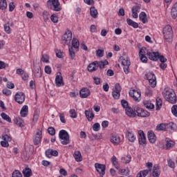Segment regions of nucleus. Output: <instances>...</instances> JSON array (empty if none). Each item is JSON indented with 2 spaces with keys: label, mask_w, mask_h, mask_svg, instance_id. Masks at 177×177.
Returning <instances> with one entry per match:
<instances>
[{
  "label": "nucleus",
  "mask_w": 177,
  "mask_h": 177,
  "mask_svg": "<svg viewBox=\"0 0 177 177\" xmlns=\"http://www.w3.org/2000/svg\"><path fill=\"white\" fill-rule=\"evenodd\" d=\"M55 54L59 59H63V52H62V50L56 49Z\"/></svg>",
  "instance_id": "5fc2aeb1"
},
{
  "label": "nucleus",
  "mask_w": 177,
  "mask_h": 177,
  "mask_svg": "<svg viewBox=\"0 0 177 177\" xmlns=\"http://www.w3.org/2000/svg\"><path fill=\"white\" fill-rule=\"evenodd\" d=\"M126 136L129 142H133L136 140L135 135H133V133L129 131H127Z\"/></svg>",
  "instance_id": "bb28decb"
},
{
  "label": "nucleus",
  "mask_w": 177,
  "mask_h": 177,
  "mask_svg": "<svg viewBox=\"0 0 177 177\" xmlns=\"http://www.w3.org/2000/svg\"><path fill=\"white\" fill-rule=\"evenodd\" d=\"M171 113L175 115V117H177V105L175 104L171 107Z\"/></svg>",
  "instance_id": "69168bd1"
},
{
  "label": "nucleus",
  "mask_w": 177,
  "mask_h": 177,
  "mask_svg": "<svg viewBox=\"0 0 177 177\" xmlns=\"http://www.w3.org/2000/svg\"><path fill=\"white\" fill-rule=\"evenodd\" d=\"M176 124L171 122L167 124L160 123L156 126V131H168L169 129L175 130Z\"/></svg>",
  "instance_id": "20e7f679"
},
{
  "label": "nucleus",
  "mask_w": 177,
  "mask_h": 177,
  "mask_svg": "<svg viewBox=\"0 0 177 177\" xmlns=\"http://www.w3.org/2000/svg\"><path fill=\"white\" fill-rule=\"evenodd\" d=\"M95 167L96 171H97L100 175H104V174H106V172L104 171H106V166L104 165H100L99 163H95Z\"/></svg>",
  "instance_id": "dca6fc26"
},
{
  "label": "nucleus",
  "mask_w": 177,
  "mask_h": 177,
  "mask_svg": "<svg viewBox=\"0 0 177 177\" xmlns=\"http://www.w3.org/2000/svg\"><path fill=\"white\" fill-rule=\"evenodd\" d=\"M146 80L149 81V80H152L156 77V75L153 73V72H148L145 74Z\"/></svg>",
  "instance_id": "de8ad7c7"
},
{
  "label": "nucleus",
  "mask_w": 177,
  "mask_h": 177,
  "mask_svg": "<svg viewBox=\"0 0 177 177\" xmlns=\"http://www.w3.org/2000/svg\"><path fill=\"white\" fill-rule=\"evenodd\" d=\"M148 140L150 142V143H156V141L157 140V137L156 136V134H154V132L153 131H150L148 132Z\"/></svg>",
  "instance_id": "412c9836"
},
{
  "label": "nucleus",
  "mask_w": 177,
  "mask_h": 177,
  "mask_svg": "<svg viewBox=\"0 0 177 177\" xmlns=\"http://www.w3.org/2000/svg\"><path fill=\"white\" fill-rule=\"evenodd\" d=\"M8 9V2L6 0H0V10L5 12Z\"/></svg>",
  "instance_id": "c756f323"
},
{
  "label": "nucleus",
  "mask_w": 177,
  "mask_h": 177,
  "mask_svg": "<svg viewBox=\"0 0 177 177\" xmlns=\"http://www.w3.org/2000/svg\"><path fill=\"white\" fill-rule=\"evenodd\" d=\"M97 64L100 68H104V66H107L109 64V61L107 60L100 61V62H97Z\"/></svg>",
  "instance_id": "c03bdc74"
},
{
  "label": "nucleus",
  "mask_w": 177,
  "mask_h": 177,
  "mask_svg": "<svg viewBox=\"0 0 177 177\" xmlns=\"http://www.w3.org/2000/svg\"><path fill=\"white\" fill-rule=\"evenodd\" d=\"M68 51L71 58L72 59V60H74V57H75V52H74V49L73 48V47H69Z\"/></svg>",
  "instance_id": "3c124183"
},
{
  "label": "nucleus",
  "mask_w": 177,
  "mask_h": 177,
  "mask_svg": "<svg viewBox=\"0 0 177 177\" xmlns=\"http://www.w3.org/2000/svg\"><path fill=\"white\" fill-rule=\"evenodd\" d=\"M163 35L165 41L171 42L172 38H174V32L172 31V27L169 25H167L163 28Z\"/></svg>",
  "instance_id": "f03ea898"
},
{
  "label": "nucleus",
  "mask_w": 177,
  "mask_h": 177,
  "mask_svg": "<svg viewBox=\"0 0 177 177\" xmlns=\"http://www.w3.org/2000/svg\"><path fill=\"white\" fill-rule=\"evenodd\" d=\"M138 135L140 136L138 142L141 146H143V147H145V146H146V136H145V133L143 132V131L140 130L138 131Z\"/></svg>",
  "instance_id": "4468645a"
},
{
  "label": "nucleus",
  "mask_w": 177,
  "mask_h": 177,
  "mask_svg": "<svg viewBox=\"0 0 177 177\" xmlns=\"http://www.w3.org/2000/svg\"><path fill=\"white\" fill-rule=\"evenodd\" d=\"M111 161L115 168L116 169H120V165L118 164V160H117V158L115 156L112 157Z\"/></svg>",
  "instance_id": "4c0bfd02"
},
{
  "label": "nucleus",
  "mask_w": 177,
  "mask_h": 177,
  "mask_svg": "<svg viewBox=\"0 0 177 177\" xmlns=\"http://www.w3.org/2000/svg\"><path fill=\"white\" fill-rule=\"evenodd\" d=\"M111 142L113 143V145H120V136L118 135H112L111 137Z\"/></svg>",
  "instance_id": "a878e982"
},
{
  "label": "nucleus",
  "mask_w": 177,
  "mask_h": 177,
  "mask_svg": "<svg viewBox=\"0 0 177 177\" xmlns=\"http://www.w3.org/2000/svg\"><path fill=\"white\" fill-rule=\"evenodd\" d=\"M55 85L57 87L64 86V82H63V76L62 73H59V75H57L55 77Z\"/></svg>",
  "instance_id": "2eb2a0df"
},
{
  "label": "nucleus",
  "mask_w": 177,
  "mask_h": 177,
  "mask_svg": "<svg viewBox=\"0 0 177 177\" xmlns=\"http://www.w3.org/2000/svg\"><path fill=\"white\" fill-rule=\"evenodd\" d=\"M129 95L135 102H140V91H138L136 90H131L129 91Z\"/></svg>",
  "instance_id": "f8f14e48"
},
{
  "label": "nucleus",
  "mask_w": 177,
  "mask_h": 177,
  "mask_svg": "<svg viewBox=\"0 0 177 177\" xmlns=\"http://www.w3.org/2000/svg\"><path fill=\"white\" fill-rule=\"evenodd\" d=\"M10 23L8 21L6 24H4V31L6 34H10L12 31L10 30V26H9Z\"/></svg>",
  "instance_id": "a18cd8bd"
},
{
  "label": "nucleus",
  "mask_w": 177,
  "mask_h": 177,
  "mask_svg": "<svg viewBox=\"0 0 177 177\" xmlns=\"http://www.w3.org/2000/svg\"><path fill=\"white\" fill-rule=\"evenodd\" d=\"M121 104H122V107H124V109H128V107H129V106H128V102L125 100H122Z\"/></svg>",
  "instance_id": "774afa93"
},
{
  "label": "nucleus",
  "mask_w": 177,
  "mask_h": 177,
  "mask_svg": "<svg viewBox=\"0 0 177 177\" xmlns=\"http://www.w3.org/2000/svg\"><path fill=\"white\" fill-rule=\"evenodd\" d=\"M15 8H16V6H15V3L10 2L9 3V12H13V10H15Z\"/></svg>",
  "instance_id": "338daca9"
},
{
  "label": "nucleus",
  "mask_w": 177,
  "mask_h": 177,
  "mask_svg": "<svg viewBox=\"0 0 177 177\" xmlns=\"http://www.w3.org/2000/svg\"><path fill=\"white\" fill-rule=\"evenodd\" d=\"M32 72L35 78H41L42 77V70L39 65L33 64Z\"/></svg>",
  "instance_id": "9b49d317"
},
{
  "label": "nucleus",
  "mask_w": 177,
  "mask_h": 177,
  "mask_svg": "<svg viewBox=\"0 0 177 177\" xmlns=\"http://www.w3.org/2000/svg\"><path fill=\"white\" fill-rule=\"evenodd\" d=\"M43 17L44 21H48V20H49V12L48 11H44Z\"/></svg>",
  "instance_id": "680f3d73"
},
{
  "label": "nucleus",
  "mask_w": 177,
  "mask_h": 177,
  "mask_svg": "<svg viewBox=\"0 0 177 177\" xmlns=\"http://www.w3.org/2000/svg\"><path fill=\"white\" fill-rule=\"evenodd\" d=\"M175 146V142L171 140H167L166 141V149L168 150Z\"/></svg>",
  "instance_id": "58836bf2"
},
{
  "label": "nucleus",
  "mask_w": 177,
  "mask_h": 177,
  "mask_svg": "<svg viewBox=\"0 0 177 177\" xmlns=\"http://www.w3.org/2000/svg\"><path fill=\"white\" fill-rule=\"evenodd\" d=\"M143 104L146 109L148 110H153L154 109V104L147 100L143 101Z\"/></svg>",
  "instance_id": "7c9ffc66"
},
{
  "label": "nucleus",
  "mask_w": 177,
  "mask_h": 177,
  "mask_svg": "<svg viewBox=\"0 0 177 177\" xmlns=\"http://www.w3.org/2000/svg\"><path fill=\"white\" fill-rule=\"evenodd\" d=\"M69 113L71 118H77V113L75 112V109H71Z\"/></svg>",
  "instance_id": "e2e57ef3"
},
{
  "label": "nucleus",
  "mask_w": 177,
  "mask_h": 177,
  "mask_svg": "<svg viewBox=\"0 0 177 177\" xmlns=\"http://www.w3.org/2000/svg\"><path fill=\"white\" fill-rule=\"evenodd\" d=\"M80 97H82V99H85L86 97H88L89 95H91V91L88 88H83L80 90Z\"/></svg>",
  "instance_id": "a211bd4d"
},
{
  "label": "nucleus",
  "mask_w": 177,
  "mask_h": 177,
  "mask_svg": "<svg viewBox=\"0 0 177 177\" xmlns=\"http://www.w3.org/2000/svg\"><path fill=\"white\" fill-rule=\"evenodd\" d=\"M172 19H176L177 17V2L173 6L171 11Z\"/></svg>",
  "instance_id": "cd10ccee"
},
{
  "label": "nucleus",
  "mask_w": 177,
  "mask_h": 177,
  "mask_svg": "<svg viewBox=\"0 0 177 177\" xmlns=\"http://www.w3.org/2000/svg\"><path fill=\"white\" fill-rule=\"evenodd\" d=\"M140 20L143 23V24H146L147 23V15H146V12H141L139 15Z\"/></svg>",
  "instance_id": "c85d7f7f"
},
{
  "label": "nucleus",
  "mask_w": 177,
  "mask_h": 177,
  "mask_svg": "<svg viewBox=\"0 0 177 177\" xmlns=\"http://www.w3.org/2000/svg\"><path fill=\"white\" fill-rule=\"evenodd\" d=\"M158 52L149 51L147 53V56L150 60H153V62H157L158 60Z\"/></svg>",
  "instance_id": "f3484780"
},
{
  "label": "nucleus",
  "mask_w": 177,
  "mask_h": 177,
  "mask_svg": "<svg viewBox=\"0 0 177 177\" xmlns=\"http://www.w3.org/2000/svg\"><path fill=\"white\" fill-rule=\"evenodd\" d=\"M156 106L157 111H158V110H160V109H161V107L162 106V100H161V98H160V97L156 98Z\"/></svg>",
  "instance_id": "a19ab883"
},
{
  "label": "nucleus",
  "mask_w": 177,
  "mask_h": 177,
  "mask_svg": "<svg viewBox=\"0 0 177 177\" xmlns=\"http://www.w3.org/2000/svg\"><path fill=\"white\" fill-rule=\"evenodd\" d=\"M84 114H85L88 121H92V120H93V118H95V114L93 113V112H92L91 111H85Z\"/></svg>",
  "instance_id": "393cba45"
},
{
  "label": "nucleus",
  "mask_w": 177,
  "mask_h": 177,
  "mask_svg": "<svg viewBox=\"0 0 177 177\" xmlns=\"http://www.w3.org/2000/svg\"><path fill=\"white\" fill-rule=\"evenodd\" d=\"M122 64L124 66L123 70L125 74L129 73V66H131V61L128 57H122Z\"/></svg>",
  "instance_id": "1a4fd4ad"
},
{
  "label": "nucleus",
  "mask_w": 177,
  "mask_h": 177,
  "mask_svg": "<svg viewBox=\"0 0 177 177\" xmlns=\"http://www.w3.org/2000/svg\"><path fill=\"white\" fill-rule=\"evenodd\" d=\"M42 139V131H37L36 135L33 137V143L35 146H38Z\"/></svg>",
  "instance_id": "ddd939ff"
},
{
  "label": "nucleus",
  "mask_w": 177,
  "mask_h": 177,
  "mask_svg": "<svg viewBox=\"0 0 177 177\" xmlns=\"http://www.w3.org/2000/svg\"><path fill=\"white\" fill-rule=\"evenodd\" d=\"M1 117L3 118V120H4L5 121H7V122H12V119L6 113H1Z\"/></svg>",
  "instance_id": "37998d69"
},
{
  "label": "nucleus",
  "mask_w": 177,
  "mask_h": 177,
  "mask_svg": "<svg viewBox=\"0 0 177 177\" xmlns=\"http://www.w3.org/2000/svg\"><path fill=\"white\" fill-rule=\"evenodd\" d=\"M23 174H24V177H30V176H32V171L30 170V168H25L23 170Z\"/></svg>",
  "instance_id": "c9c22d12"
},
{
  "label": "nucleus",
  "mask_w": 177,
  "mask_h": 177,
  "mask_svg": "<svg viewBox=\"0 0 177 177\" xmlns=\"http://www.w3.org/2000/svg\"><path fill=\"white\" fill-rule=\"evenodd\" d=\"M44 71L46 74H52V68L50 66H46L44 68Z\"/></svg>",
  "instance_id": "0e129e2a"
},
{
  "label": "nucleus",
  "mask_w": 177,
  "mask_h": 177,
  "mask_svg": "<svg viewBox=\"0 0 177 177\" xmlns=\"http://www.w3.org/2000/svg\"><path fill=\"white\" fill-rule=\"evenodd\" d=\"M122 88H121V85H120V83H116L115 84V90L112 92V95L113 99L118 100L120 99V96H121V90Z\"/></svg>",
  "instance_id": "6e6552de"
},
{
  "label": "nucleus",
  "mask_w": 177,
  "mask_h": 177,
  "mask_svg": "<svg viewBox=\"0 0 177 177\" xmlns=\"http://www.w3.org/2000/svg\"><path fill=\"white\" fill-rule=\"evenodd\" d=\"M149 50H147V48L142 47L140 48V52H139V56H146L147 53H149Z\"/></svg>",
  "instance_id": "79ce46f5"
},
{
  "label": "nucleus",
  "mask_w": 177,
  "mask_h": 177,
  "mask_svg": "<svg viewBox=\"0 0 177 177\" xmlns=\"http://www.w3.org/2000/svg\"><path fill=\"white\" fill-rule=\"evenodd\" d=\"M131 156H125L123 158H122V161L124 164H129L131 162Z\"/></svg>",
  "instance_id": "8fccbe9b"
},
{
  "label": "nucleus",
  "mask_w": 177,
  "mask_h": 177,
  "mask_svg": "<svg viewBox=\"0 0 177 177\" xmlns=\"http://www.w3.org/2000/svg\"><path fill=\"white\" fill-rule=\"evenodd\" d=\"M160 174L161 170L160 169V166H158V165H156L153 169L152 176L153 177H160Z\"/></svg>",
  "instance_id": "5701e85b"
},
{
  "label": "nucleus",
  "mask_w": 177,
  "mask_h": 177,
  "mask_svg": "<svg viewBox=\"0 0 177 177\" xmlns=\"http://www.w3.org/2000/svg\"><path fill=\"white\" fill-rule=\"evenodd\" d=\"M93 129L95 131V132H98V131H100V124L96 122L93 125Z\"/></svg>",
  "instance_id": "4d7b16f0"
},
{
  "label": "nucleus",
  "mask_w": 177,
  "mask_h": 177,
  "mask_svg": "<svg viewBox=\"0 0 177 177\" xmlns=\"http://www.w3.org/2000/svg\"><path fill=\"white\" fill-rule=\"evenodd\" d=\"M2 139H3V140H4L5 142H8L12 141V138H10V136H9L7 135V134L3 135Z\"/></svg>",
  "instance_id": "13d9d810"
},
{
  "label": "nucleus",
  "mask_w": 177,
  "mask_h": 177,
  "mask_svg": "<svg viewBox=\"0 0 177 177\" xmlns=\"http://www.w3.org/2000/svg\"><path fill=\"white\" fill-rule=\"evenodd\" d=\"M12 177H23V175L19 170H15L12 174Z\"/></svg>",
  "instance_id": "bf43d9fd"
},
{
  "label": "nucleus",
  "mask_w": 177,
  "mask_h": 177,
  "mask_svg": "<svg viewBox=\"0 0 177 177\" xmlns=\"http://www.w3.org/2000/svg\"><path fill=\"white\" fill-rule=\"evenodd\" d=\"M73 39V32L71 30H68L65 34L62 36V41L64 45H68L71 43V40Z\"/></svg>",
  "instance_id": "423d86ee"
},
{
  "label": "nucleus",
  "mask_w": 177,
  "mask_h": 177,
  "mask_svg": "<svg viewBox=\"0 0 177 177\" xmlns=\"http://www.w3.org/2000/svg\"><path fill=\"white\" fill-rule=\"evenodd\" d=\"M41 60L43 63H49V55L46 54L42 55Z\"/></svg>",
  "instance_id": "603ef678"
},
{
  "label": "nucleus",
  "mask_w": 177,
  "mask_h": 177,
  "mask_svg": "<svg viewBox=\"0 0 177 177\" xmlns=\"http://www.w3.org/2000/svg\"><path fill=\"white\" fill-rule=\"evenodd\" d=\"M71 48H74L75 49L80 48V41L78 39L73 38L72 40V46Z\"/></svg>",
  "instance_id": "f704fd0d"
},
{
  "label": "nucleus",
  "mask_w": 177,
  "mask_h": 177,
  "mask_svg": "<svg viewBox=\"0 0 177 177\" xmlns=\"http://www.w3.org/2000/svg\"><path fill=\"white\" fill-rule=\"evenodd\" d=\"M59 138L62 145H68L70 143V135L66 130H61L59 133Z\"/></svg>",
  "instance_id": "39448f33"
},
{
  "label": "nucleus",
  "mask_w": 177,
  "mask_h": 177,
  "mask_svg": "<svg viewBox=\"0 0 177 177\" xmlns=\"http://www.w3.org/2000/svg\"><path fill=\"white\" fill-rule=\"evenodd\" d=\"M50 20L53 21V23H57L59 21V17L56 15H52L50 16Z\"/></svg>",
  "instance_id": "6e6d98bb"
},
{
  "label": "nucleus",
  "mask_w": 177,
  "mask_h": 177,
  "mask_svg": "<svg viewBox=\"0 0 177 177\" xmlns=\"http://www.w3.org/2000/svg\"><path fill=\"white\" fill-rule=\"evenodd\" d=\"M15 123H16V125H17L18 127H20L21 128H23V127H24V120H23L20 118H17L15 120Z\"/></svg>",
  "instance_id": "ea45409f"
},
{
  "label": "nucleus",
  "mask_w": 177,
  "mask_h": 177,
  "mask_svg": "<svg viewBox=\"0 0 177 177\" xmlns=\"http://www.w3.org/2000/svg\"><path fill=\"white\" fill-rule=\"evenodd\" d=\"M162 95L165 100L169 102V103H171V104H175L176 103L177 96L174 89L170 88H165L163 90Z\"/></svg>",
  "instance_id": "f257e3e1"
},
{
  "label": "nucleus",
  "mask_w": 177,
  "mask_h": 177,
  "mask_svg": "<svg viewBox=\"0 0 177 177\" xmlns=\"http://www.w3.org/2000/svg\"><path fill=\"white\" fill-rule=\"evenodd\" d=\"M149 83L151 88H156V86L157 85V81L156 80V77L152 79H150L149 80Z\"/></svg>",
  "instance_id": "49530a36"
},
{
  "label": "nucleus",
  "mask_w": 177,
  "mask_h": 177,
  "mask_svg": "<svg viewBox=\"0 0 177 177\" xmlns=\"http://www.w3.org/2000/svg\"><path fill=\"white\" fill-rule=\"evenodd\" d=\"M39 118V112L38 111H36L33 115L32 125H35V123L38 121Z\"/></svg>",
  "instance_id": "e433bc0d"
},
{
  "label": "nucleus",
  "mask_w": 177,
  "mask_h": 177,
  "mask_svg": "<svg viewBox=\"0 0 177 177\" xmlns=\"http://www.w3.org/2000/svg\"><path fill=\"white\" fill-rule=\"evenodd\" d=\"M134 111H136V114L138 115V117H150V113L149 111L144 110L139 106H136L134 108Z\"/></svg>",
  "instance_id": "0eeeda50"
},
{
  "label": "nucleus",
  "mask_w": 177,
  "mask_h": 177,
  "mask_svg": "<svg viewBox=\"0 0 177 177\" xmlns=\"http://www.w3.org/2000/svg\"><path fill=\"white\" fill-rule=\"evenodd\" d=\"M48 132L49 135H51V136H53L56 133V130H55V128L53 127H48Z\"/></svg>",
  "instance_id": "052dcab7"
},
{
  "label": "nucleus",
  "mask_w": 177,
  "mask_h": 177,
  "mask_svg": "<svg viewBox=\"0 0 177 177\" xmlns=\"http://www.w3.org/2000/svg\"><path fill=\"white\" fill-rule=\"evenodd\" d=\"M21 117H27L28 115V106L24 105L20 111Z\"/></svg>",
  "instance_id": "b1692460"
},
{
  "label": "nucleus",
  "mask_w": 177,
  "mask_h": 177,
  "mask_svg": "<svg viewBox=\"0 0 177 177\" xmlns=\"http://www.w3.org/2000/svg\"><path fill=\"white\" fill-rule=\"evenodd\" d=\"M15 100L19 104H23L24 100H26V95L23 92L17 93L15 95Z\"/></svg>",
  "instance_id": "9d476101"
},
{
  "label": "nucleus",
  "mask_w": 177,
  "mask_h": 177,
  "mask_svg": "<svg viewBox=\"0 0 177 177\" xmlns=\"http://www.w3.org/2000/svg\"><path fill=\"white\" fill-rule=\"evenodd\" d=\"M90 15L93 19L97 18V10L95 7H91L90 8Z\"/></svg>",
  "instance_id": "473e14b6"
},
{
  "label": "nucleus",
  "mask_w": 177,
  "mask_h": 177,
  "mask_svg": "<svg viewBox=\"0 0 177 177\" xmlns=\"http://www.w3.org/2000/svg\"><path fill=\"white\" fill-rule=\"evenodd\" d=\"M126 111V114L127 115H128V117H131V118H133L135 117H136V112L134 110L132 109V108L131 107H128L125 109Z\"/></svg>",
  "instance_id": "4be33fe9"
},
{
  "label": "nucleus",
  "mask_w": 177,
  "mask_h": 177,
  "mask_svg": "<svg viewBox=\"0 0 177 177\" xmlns=\"http://www.w3.org/2000/svg\"><path fill=\"white\" fill-rule=\"evenodd\" d=\"M140 5L133 6L131 8L132 17L133 19H138V12L140 10Z\"/></svg>",
  "instance_id": "aec40b11"
},
{
  "label": "nucleus",
  "mask_w": 177,
  "mask_h": 177,
  "mask_svg": "<svg viewBox=\"0 0 177 177\" xmlns=\"http://www.w3.org/2000/svg\"><path fill=\"white\" fill-rule=\"evenodd\" d=\"M96 56H97V57H103V56H104V50H101V49L97 50Z\"/></svg>",
  "instance_id": "864d4df0"
},
{
  "label": "nucleus",
  "mask_w": 177,
  "mask_h": 177,
  "mask_svg": "<svg viewBox=\"0 0 177 177\" xmlns=\"http://www.w3.org/2000/svg\"><path fill=\"white\" fill-rule=\"evenodd\" d=\"M98 68V64L97 61H94L91 64H89V65L87 66L88 71L90 73H92L93 71H96Z\"/></svg>",
  "instance_id": "6ab92c4d"
},
{
  "label": "nucleus",
  "mask_w": 177,
  "mask_h": 177,
  "mask_svg": "<svg viewBox=\"0 0 177 177\" xmlns=\"http://www.w3.org/2000/svg\"><path fill=\"white\" fill-rule=\"evenodd\" d=\"M127 23L133 28H138L139 27V24L135 21H133L132 19L128 18L127 19Z\"/></svg>",
  "instance_id": "72a5a7b5"
},
{
  "label": "nucleus",
  "mask_w": 177,
  "mask_h": 177,
  "mask_svg": "<svg viewBox=\"0 0 177 177\" xmlns=\"http://www.w3.org/2000/svg\"><path fill=\"white\" fill-rule=\"evenodd\" d=\"M46 156H59V152L53 149H47L45 152Z\"/></svg>",
  "instance_id": "2f4dec72"
},
{
  "label": "nucleus",
  "mask_w": 177,
  "mask_h": 177,
  "mask_svg": "<svg viewBox=\"0 0 177 177\" xmlns=\"http://www.w3.org/2000/svg\"><path fill=\"white\" fill-rule=\"evenodd\" d=\"M47 6L54 12H60L62 10L59 0H48L47 1Z\"/></svg>",
  "instance_id": "7ed1b4c3"
},
{
  "label": "nucleus",
  "mask_w": 177,
  "mask_h": 177,
  "mask_svg": "<svg viewBox=\"0 0 177 177\" xmlns=\"http://www.w3.org/2000/svg\"><path fill=\"white\" fill-rule=\"evenodd\" d=\"M149 174V170H143V171H140L136 177H146L147 176V174Z\"/></svg>",
  "instance_id": "09e8293b"
}]
</instances>
